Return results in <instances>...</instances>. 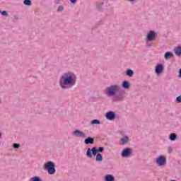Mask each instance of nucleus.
Here are the masks:
<instances>
[{
  "label": "nucleus",
  "mask_w": 181,
  "mask_h": 181,
  "mask_svg": "<svg viewBox=\"0 0 181 181\" xmlns=\"http://www.w3.org/2000/svg\"><path fill=\"white\" fill-rule=\"evenodd\" d=\"M105 181H115V177L110 174L106 175L105 177Z\"/></svg>",
  "instance_id": "ddd939ff"
},
{
  "label": "nucleus",
  "mask_w": 181,
  "mask_h": 181,
  "mask_svg": "<svg viewBox=\"0 0 181 181\" xmlns=\"http://www.w3.org/2000/svg\"><path fill=\"white\" fill-rule=\"evenodd\" d=\"M156 163L158 166H165L166 165V157L163 156H160L157 159H156Z\"/></svg>",
  "instance_id": "20e7f679"
},
{
  "label": "nucleus",
  "mask_w": 181,
  "mask_h": 181,
  "mask_svg": "<svg viewBox=\"0 0 181 181\" xmlns=\"http://www.w3.org/2000/svg\"><path fill=\"white\" fill-rule=\"evenodd\" d=\"M129 2H134L135 0H129Z\"/></svg>",
  "instance_id": "c85d7f7f"
},
{
  "label": "nucleus",
  "mask_w": 181,
  "mask_h": 181,
  "mask_svg": "<svg viewBox=\"0 0 181 181\" xmlns=\"http://www.w3.org/2000/svg\"><path fill=\"white\" fill-rule=\"evenodd\" d=\"M92 152V153H91ZM98 150L97 148H95V147H93L92 149L91 148H88L87 151H86V156H88V158H93V155L95 156L98 155Z\"/></svg>",
  "instance_id": "39448f33"
},
{
  "label": "nucleus",
  "mask_w": 181,
  "mask_h": 181,
  "mask_svg": "<svg viewBox=\"0 0 181 181\" xmlns=\"http://www.w3.org/2000/svg\"><path fill=\"white\" fill-rule=\"evenodd\" d=\"M119 91V86L118 85L110 86L106 88L105 92L108 97H114Z\"/></svg>",
  "instance_id": "f03ea898"
},
{
  "label": "nucleus",
  "mask_w": 181,
  "mask_h": 181,
  "mask_svg": "<svg viewBox=\"0 0 181 181\" xmlns=\"http://www.w3.org/2000/svg\"><path fill=\"white\" fill-rule=\"evenodd\" d=\"M106 118H107V119H109L110 121H112V119H115V112H108L106 114Z\"/></svg>",
  "instance_id": "1a4fd4ad"
},
{
  "label": "nucleus",
  "mask_w": 181,
  "mask_h": 181,
  "mask_svg": "<svg viewBox=\"0 0 181 181\" xmlns=\"http://www.w3.org/2000/svg\"><path fill=\"white\" fill-rule=\"evenodd\" d=\"M84 143L86 145H88L90 144L93 145V144H94V139H93L92 137H88L84 140Z\"/></svg>",
  "instance_id": "f8f14e48"
},
{
  "label": "nucleus",
  "mask_w": 181,
  "mask_h": 181,
  "mask_svg": "<svg viewBox=\"0 0 181 181\" xmlns=\"http://www.w3.org/2000/svg\"><path fill=\"white\" fill-rule=\"evenodd\" d=\"M173 57V54L172 52H165L164 55V58L165 60H168L169 59H172Z\"/></svg>",
  "instance_id": "2eb2a0df"
},
{
  "label": "nucleus",
  "mask_w": 181,
  "mask_h": 181,
  "mask_svg": "<svg viewBox=\"0 0 181 181\" xmlns=\"http://www.w3.org/2000/svg\"><path fill=\"white\" fill-rule=\"evenodd\" d=\"M174 52L177 56H181V46L175 47Z\"/></svg>",
  "instance_id": "4468645a"
},
{
  "label": "nucleus",
  "mask_w": 181,
  "mask_h": 181,
  "mask_svg": "<svg viewBox=\"0 0 181 181\" xmlns=\"http://www.w3.org/2000/svg\"><path fill=\"white\" fill-rule=\"evenodd\" d=\"M58 11H63V6H59V8H58Z\"/></svg>",
  "instance_id": "a878e982"
},
{
  "label": "nucleus",
  "mask_w": 181,
  "mask_h": 181,
  "mask_svg": "<svg viewBox=\"0 0 181 181\" xmlns=\"http://www.w3.org/2000/svg\"><path fill=\"white\" fill-rule=\"evenodd\" d=\"M179 77L181 78V69L179 71Z\"/></svg>",
  "instance_id": "cd10ccee"
},
{
  "label": "nucleus",
  "mask_w": 181,
  "mask_h": 181,
  "mask_svg": "<svg viewBox=\"0 0 181 181\" xmlns=\"http://www.w3.org/2000/svg\"><path fill=\"white\" fill-rule=\"evenodd\" d=\"M122 86L123 88L128 89V88H129V82L124 81H123Z\"/></svg>",
  "instance_id": "f3484780"
},
{
  "label": "nucleus",
  "mask_w": 181,
  "mask_h": 181,
  "mask_svg": "<svg viewBox=\"0 0 181 181\" xmlns=\"http://www.w3.org/2000/svg\"><path fill=\"white\" fill-rule=\"evenodd\" d=\"M129 142V137L128 136H124L120 139V145H126Z\"/></svg>",
  "instance_id": "9d476101"
},
{
  "label": "nucleus",
  "mask_w": 181,
  "mask_h": 181,
  "mask_svg": "<svg viewBox=\"0 0 181 181\" xmlns=\"http://www.w3.org/2000/svg\"><path fill=\"white\" fill-rule=\"evenodd\" d=\"M2 136V133L0 132V138Z\"/></svg>",
  "instance_id": "c756f323"
},
{
  "label": "nucleus",
  "mask_w": 181,
  "mask_h": 181,
  "mask_svg": "<svg viewBox=\"0 0 181 181\" xmlns=\"http://www.w3.org/2000/svg\"><path fill=\"white\" fill-rule=\"evenodd\" d=\"M155 71L157 74H160V73H162L163 71V65L162 64H159L156 66Z\"/></svg>",
  "instance_id": "9b49d317"
},
{
  "label": "nucleus",
  "mask_w": 181,
  "mask_h": 181,
  "mask_svg": "<svg viewBox=\"0 0 181 181\" xmlns=\"http://www.w3.org/2000/svg\"><path fill=\"white\" fill-rule=\"evenodd\" d=\"M44 169L48 170L49 175H54L56 173V169L54 168V163L53 162H48L44 164Z\"/></svg>",
  "instance_id": "7ed1b4c3"
},
{
  "label": "nucleus",
  "mask_w": 181,
  "mask_h": 181,
  "mask_svg": "<svg viewBox=\"0 0 181 181\" xmlns=\"http://www.w3.org/2000/svg\"><path fill=\"white\" fill-rule=\"evenodd\" d=\"M13 146L15 149H18V148H19L21 145L19 144H13Z\"/></svg>",
  "instance_id": "4be33fe9"
},
{
  "label": "nucleus",
  "mask_w": 181,
  "mask_h": 181,
  "mask_svg": "<svg viewBox=\"0 0 181 181\" xmlns=\"http://www.w3.org/2000/svg\"><path fill=\"white\" fill-rule=\"evenodd\" d=\"M77 76L73 72H66L59 78V86L64 89L71 88L76 86Z\"/></svg>",
  "instance_id": "f257e3e1"
},
{
  "label": "nucleus",
  "mask_w": 181,
  "mask_h": 181,
  "mask_svg": "<svg viewBox=\"0 0 181 181\" xmlns=\"http://www.w3.org/2000/svg\"><path fill=\"white\" fill-rule=\"evenodd\" d=\"M71 4H76V2H77V0H69Z\"/></svg>",
  "instance_id": "bb28decb"
},
{
  "label": "nucleus",
  "mask_w": 181,
  "mask_h": 181,
  "mask_svg": "<svg viewBox=\"0 0 181 181\" xmlns=\"http://www.w3.org/2000/svg\"><path fill=\"white\" fill-rule=\"evenodd\" d=\"M1 13L3 16H8V13L6 11H1Z\"/></svg>",
  "instance_id": "5701e85b"
},
{
  "label": "nucleus",
  "mask_w": 181,
  "mask_h": 181,
  "mask_svg": "<svg viewBox=\"0 0 181 181\" xmlns=\"http://www.w3.org/2000/svg\"><path fill=\"white\" fill-rule=\"evenodd\" d=\"M127 76H129V77H132V76H134V71H132V69L127 70Z\"/></svg>",
  "instance_id": "a211bd4d"
},
{
  "label": "nucleus",
  "mask_w": 181,
  "mask_h": 181,
  "mask_svg": "<svg viewBox=\"0 0 181 181\" xmlns=\"http://www.w3.org/2000/svg\"><path fill=\"white\" fill-rule=\"evenodd\" d=\"M23 4L24 5H27V6H30V5H32V1H30V0H25Z\"/></svg>",
  "instance_id": "aec40b11"
},
{
  "label": "nucleus",
  "mask_w": 181,
  "mask_h": 181,
  "mask_svg": "<svg viewBox=\"0 0 181 181\" xmlns=\"http://www.w3.org/2000/svg\"><path fill=\"white\" fill-rule=\"evenodd\" d=\"M62 0H57L58 2H60Z\"/></svg>",
  "instance_id": "7c9ffc66"
},
{
  "label": "nucleus",
  "mask_w": 181,
  "mask_h": 181,
  "mask_svg": "<svg viewBox=\"0 0 181 181\" xmlns=\"http://www.w3.org/2000/svg\"><path fill=\"white\" fill-rule=\"evenodd\" d=\"M73 136H76V138H87V136H86V133L76 129L73 132Z\"/></svg>",
  "instance_id": "423d86ee"
},
{
  "label": "nucleus",
  "mask_w": 181,
  "mask_h": 181,
  "mask_svg": "<svg viewBox=\"0 0 181 181\" xmlns=\"http://www.w3.org/2000/svg\"><path fill=\"white\" fill-rule=\"evenodd\" d=\"M90 124H100V121L98 119H93L90 122Z\"/></svg>",
  "instance_id": "412c9836"
},
{
  "label": "nucleus",
  "mask_w": 181,
  "mask_h": 181,
  "mask_svg": "<svg viewBox=\"0 0 181 181\" xmlns=\"http://www.w3.org/2000/svg\"><path fill=\"white\" fill-rule=\"evenodd\" d=\"M176 100L177 101V103H181V95L177 97Z\"/></svg>",
  "instance_id": "393cba45"
},
{
  "label": "nucleus",
  "mask_w": 181,
  "mask_h": 181,
  "mask_svg": "<svg viewBox=\"0 0 181 181\" xmlns=\"http://www.w3.org/2000/svg\"><path fill=\"white\" fill-rule=\"evenodd\" d=\"M95 160H96V162H103V155H101V153H98L96 155Z\"/></svg>",
  "instance_id": "dca6fc26"
},
{
  "label": "nucleus",
  "mask_w": 181,
  "mask_h": 181,
  "mask_svg": "<svg viewBox=\"0 0 181 181\" xmlns=\"http://www.w3.org/2000/svg\"><path fill=\"white\" fill-rule=\"evenodd\" d=\"M170 141H175L176 140V134L172 133L170 135Z\"/></svg>",
  "instance_id": "6ab92c4d"
},
{
  "label": "nucleus",
  "mask_w": 181,
  "mask_h": 181,
  "mask_svg": "<svg viewBox=\"0 0 181 181\" xmlns=\"http://www.w3.org/2000/svg\"><path fill=\"white\" fill-rule=\"evenodd\" d=\"M98 150V152H103L104 148L103 147H99Z\"/></svg>",
  "instance_id": "b1692460"
},
{
  "label": "nucleus",
  "mask_w": 181,
  "mask_h": 181,
  "mask_svg": "<svg viewBox=\"0 0 181 181\" xmlns=\"http://www.w3.org/2000/svg\"><path fill=\"white\" fill-rule=\"evenodd\" d=\"M156 33L155 31H150L147 35V40L148 42H152V40H155L156 39Z\"/></svg>",
  "instance_id": "0eeeda50"
},
{
  "label": "nucleus",
  "mask_w": 181,
  "mask_h": 181,
  "mask_svg": "<svg viewBox=\"0 0 181 181\" xmlns=\"http://www.w3.org/2000/svg\"><path fill=\"white\" fill-rule=\"evenodd\" d=\"M131 155V148H127L124 149L122 152V158H128Z\"/></svg>",
  "instance_id": "6e6552de"
},
{
  "label": "nucleus",
  "mask_w": 181,
  "mask_h": 181,
  "mask_svg": "<svg viewBox=\"0 0 181 181\" xmlns=\"http://www.w3.org/2000/svg\"><path fill=\"white\" fill-rule=\"evenodd\" d=\"M1 11L0 10V13H1Z\"/></svg>",
  "instance_id": "2f4dec72"
}]
</instances>
